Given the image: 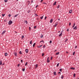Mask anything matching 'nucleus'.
Instances as JSON below:
<instances>
[{
	"label": "nucleus",
	"mask_w": 79,
	"mask_h": 79,
	"mask_svg": "<svg viewBox=\"0 0 79 79\" xmlns=\"http://www.w3.org/2000/svg\"><path fill=\"white\" fill-rule=\"evenodd\" d=\"M12 21L10 20V21H9L8 22V24L10 25V24H12Z\"/></svg>",
	"instance_id": "1"
},
{
	"label": "nucleus",
	"mask_w": 79,
	"mask_h": 79,
	"mask_svg": "<svg viewBox=\"0 0 79 79\" xmlns=\"http://www.w3.org/2000/svg\"><path fill=\"white\" fill-rule=\"evenodd\" d=\"M5 32H6V31L4 30V31H3V32L2 33V35H3L4 34H5Z\"/></svg>",
	"instance_id": "2"
},
{
	"label": "nucleus",
	"mask_w": 79,
	"mask_h": 79,
	"mask_svg": "<svg viewBox=\"0 0 79 79\" xmlns=\"http://www.w3.org/2000/svg\"><path fill=\"white\" fill-rule=\"evenodd\" d=\"M25 51H26V52L27 53H28V52H29V51H28V49H26V50H25Z\"/></svg>",
	"instance_id": "3"
},
{
	"label": "nucleus",
	"mask_w": 79,
	"mask_h": 79,
	"mask_svg": "<svg viewBox=\"0 0 79 79\" xmlns=\"http://www.w3.org/2000/svg\"><path fill=\"white\" fill-rule=\"evenodd\" d=\"M48 58H49V57H48L47 59V63H49V62H50V60H48Z\"/></svg>",
	"instance_id": "4"
},
{
	"label": "nucleus",
	"mask_w": 79,
	"mask_h": 79,
	"mask_svg": "<svg viewBox=\"0 0 79 79\" xmlns=\"http://www.w3.org/2000/svg\"><path fill=\"white\" fill-rule=\"evenodd\" d=\"M77 26H76L75 27H74L73 28V29H75L76 30V29H77Z\"/></svg>",
	"instance_id": "5"
},
{
	"label": "nucleus",
	"mask_w": 79,
	"mask_h": 79,
	"mask_svg": "<svg viewBox=\"0 0 79 79\" xmlns=\"http://www.w3.org/2000/svg\"><path fill=\"white\" fill-rule=\"evenodd\" d=\"M52 22H53V19H51L50 21V23H52Z\"/></svg>",
	"instance_id": "6"
},
{
	"label": "nucleus",
	"mask_w": 79,
	"mask_h": 79,
	"mask_svg": "<svg viewBox=\"0 0 79 79\" xmlns=\"http://www.w3.org/2000/svg\"><path fill=\"white\" fill-rule=\"evenodd\" d=\"M5 55L6 56L8 55V53L6 52L5 54Z\"/></svg>",
	"instance_id": "7"
},
{
	"label": "nucleus",
	"mask_w": 79,
	"mask_h": 79,
	"mask_svg": "<svg viewBox=\"0 0 79 79\" xmlns=\"http://www.w3.org/2000/svg\"><path fill=\"white\" fill-rule=\"evenodd\" d=\"M14 55L15 56H17V53H16V52H15L14 53Z\"/></svg>",
	"instance_id": "8"
},
{
	"label": "nucleus",
	"mask_w": 79,
	"mask_h": 79,
	"mask_svg": "<svg viewBox=\"0 0 79 79\" xmlns=\"http://www.w3.org/2000/svg\"><path fill=\"white\" fill-rule=\"evenodd\" d=\"M71 69H73V70H74L75 69V68L73 67H71L70 68Z\"/></svg>",
	"instance_id": "9"
},
{
	"label": "nucleus",
	"mask_w": 79,
	"mask_h": 79,
	"mask_svg": "<svg viewBox=\"0 0 79 79\" xmlns=\"http://www.w3.org/2000/svg\"><path fill=\"white\" fill-rule=\"evenodd\" d=\"M72 11H73V10H70L69 11V13H72Z\"/></svg>",
	"instance_id": "10"
},
{
	"label": "nucleus",
	"mask_w": 79,
	"mask_h": 79,
	"mask_svg": "<svg viewBox=\"0 0 79 79\" xmlns=\"http://www.w3.org/2000/svg\"><path fill=\"white\" fill-rule=\"evenodd\" d=\"M42 47V45L37 46V47L38 48H40V47Z\"/></svg>",
	"instance_id": "11"
},
{
	"label": "nucleus",
	"mask_w": 79,
	"mask_h": 79,
	"mask_svg": "<svg viewBox=\"0 0 79 79\" xmlns=\"http://www.w3.org/2000/svg\"><path fill=\"white\" fill-rule=\"evenodd\" d=\"M35 44H36V43H34L33 45V47H34L35 46Z\"/></svg>",
	"instance_id": "12"
},
{
	"label": "nucleus",
	"mask_w": 79,
	"mask_h": 79,
	"mask_svg": "<svg viewBox=\"0 0 79 79\" xmlns=\"http://www.w3.org/2000/svg\"><path fill=\"white\" fill-rule=\"evenodd\" d=\"M62 32L59 35V37H60V36H61V35H62Z\"/></svg>",
	"instance_id": "13"
},
{
	"label": "nucleus",
	"mask_w": 79,
	"mask_h": 79,
	"mask_svg": "<svg viewBox=\"0 0 79 79\" xmlns=\"http://www.w3.org/2000/svg\"><path fill=\"white\" fill-rule=\"evenodd\" d=\"M56 2H55L53 4V6H54V5H56Z\"/></svg>",
	"instance_id": "14"
},
{
	"label": "nucleus",
	"mask_w": 79,
	"mask_h": 79,
	"mask_svg": "<svg viewBox=\"0 0 79 79\" xmlns=\"http://www.w3.org/2000/svg\"><path fill=\"white\" fill-rule=\"evenodd\" d=\"M63 75H61V79H63Z\"/></svg>",
	"instance_id": "15"
},
{
	"label": "nucleus",
	"mask_w": 79,
	"mask_h": 79,
	"mask_svg": "<svg viewBox=\"0 0 79 79\" xmlns=\"http://www.w3.org/2000/svg\"><path fill=\"white\" fill-rule=\"evenodd\" d=\"M59 54H60V52H58L56 54V55H59Z\"/></svg>",
	"instance_id": "16"
},
{
	"label": "nucleus",
	"mask_w": 79,
	"mask_h": 79,
	"mask_svg": "<svg viewBox=\"0 0 79 79\" xmlns=\"http://www.w3.org/2000/svg\"><path fill=\"white\" fill-rule=\"evenodd\" d=\"M59 64H60V63H58L57 64V67H58V66H59Z\"/></svg>",
	"instance_id": "17"
},
{
	"label": "nucleus",
	"mask_w": 79,
	"mask_h": 79,
	"mask_svg": "<svg viewBox=\"0 0 79 79\" xmlns=\"http://www.w3.org/2000/svg\"><path fill=\"white\" fill-rule=\"evenodd\" d=\"M19 53L20 54H21V55H22V52H21V51H20V52H19Z\"/></svg>",
	"instance_id": "18"
},
{
	"label": "nucleus",
	"mask_w": 79,
	"mask_h": 79,
	"mask_svg": "<svg viewBox=\"0 0 79 79\" xmlns=\"http://www.w3.org/2000/svg\"><path fill=\"white\" fill-rule=\"evenodd\" d=\"M75 53H76V52H73V55H75Z\"/></svg>",
	"instance_id": "19"
},
{
	"label": "nucleus",
	"mask_w": 79,
	"mask_h": 79,
	"mask_svg": "<svg viewBox=\"0 0 79 79\" xmlns=\"http://www.w3.org/2000/svg\"><path fill=\"white\" fill-rule=\"evenodd\" d=\"M53 74L54 75H56V72H54Z\"/></svg>",
	"instance_id": "20"
},
{
	"label": "nucleus",
	"mask_w": 79,
	"mask_h": 79,
	"mask_svg": "<svg viewBox=\"0 0 79 79\" xmlns=\"http://www.w3.org/2000/svg\"><path fill=\"white\" fill-rule=\"evenodd\" d=\"M2 62L1 61H0V65H2Z\"/></svg>",
	"instance_id": "21"
},
{
	"label": "nucleus",
	"mask_w": 79,
	"mask_h": 79,
	"mask_svg": "<svg viewBox=\"0 0 79 79\" xmlns=\"http://www.w3.org/2000/svg\"><path fill=\"white\" fill-rule=\"evenodd\" d=\"M43 18H44V16H43L42 17H40V19H43Z\"/></svg>",
	"instance_id": "22"
},
{
	"label": "nucleus",
	"mask_w": 79,
	"mask_h": 79,
	"mask_svg": "<svg viewBox=\"0 0 79 79\" xmlns=\"http://www.w3.org/2000/svg\"><path fill=\"white\" fill-rule=\"evenodd\" d=\"M18 14H17L16 15H15V16H14V17H17V16H18Z\"/></svg>",
	"instance_id": "23"
},
{
	"label": "nucleus",
	"mask_w": 79,
	"mask_h": 79,
	"mask_svg": "<svg viewBox=\"0 0 79 79\" xmlns=\"http://www.w3.org/2000/svg\"><path fill=\"white\" fill-rule=\"evenodd\" d=\"M22 71H25V69H22Z\"/></svg>",
	"instance_id": "24"
},
{
	"label": "nucleus",
	"mask_w": 79,
	"mask_h": 79,
	"mask_svg": "<svg viewBox=\"0 0 79 79\" xmlns=\"http://www.w3.org/2000/svg\"><path fill=\"white\" fill-rule=\"evenodd\" d=\"M24 35L22 36V39H24Z\"/></svg>",
	"instance_id": "25"
},
{
	"label": "nucleus",
	"mask_w": 79,
	"mask_h": 79,
	"mask_svg": "<svg viewBox=\"0 0 79 79\" xmlns=\"http://www.w3.org/2000/svg\"><path fill=\"white\" fill-rule=\"evenodd\" d=\"M5 14H2V17H3L5 16Z\"/></svg>",
	"instance_id": "26"
},
{
	"label": "nucleus",
	"mask_w": 79,
	"mask_h": 79,
	"mask_svg": "<svg viewBox=\"0 0 79 79\" xmlns=\"http://www.w3.org/2000/svg\"><path fill=\"white\" fill-rule=\"evenodd\" d=\"M68 39H66V40H65V42H67V41H68Z\"/></svg>",
	"instance_id": "27"
},
{
	"label": "nucleus",
	"mask_w": 79,
	"mask_h": 79,
	"mask_svg": "<svg viewBox=\"0 0 79 79\" xmlns=\"http://www.w3.org/2000/svg\"><path fill=\"white\" fill-rule=\"evenodd\" d=\"M73 76H74V77H76V74H75V73L74 74Z\"/></svg>",
	"instance_id": "28"
},
{
	"label": "nucleus",
	"mask_w": 79,
	"mask_h": 79,
	"mask_svg": "<svg viewBox=\"0 0 79 79\" xmlns=\"http://www.w3.org/2000/svg\"><path fill=\"white\" fill-rule=\"evenodd\" d=\"M62 70V69H60V72H62V71H61V70Z\"/></svg>",
	"instance_id": "29"
},
{
	"label": "nucleus",
	"mask_w": 79,
	"mask_h": 79,
	"mask_svg": "<svg viewBox=\"0 0 79 79\" xmlns=\"http://www.w3.org/2000/svg\"><path fill=\"white\" fill-rule=\"evenodd\" d=\"M40 37H41V38H42V37H43V35H41V36Z\"/></svg>",
	"instance_id": "30"
},
{
	"label": "nucleus",
	"mask_w": 79,
	"mask_h": 79,
	"mask_svg": "<svg viewBox=\"0 0 79 79\" xmlns=\"http://www.w3.org/2000/svg\"><path fill=\"white\" fill-rule=\"evenodd\" d=\"M4 1L5 2H7L8 1V0H5Z\"/></svg>",
	"instance_id": "31"
},
{
	"label": "nucleus",
	"mask_w": 79,
	"mask_h": 79,
	"mask_svg": "<svg viewBox=\"0 0 79 79\" xmlns=\"http://www.w3.org/2000/svg\"><path fill=\"white\" fill-rule=\"evenodd\" d=\"M60 8V5H59L57 6V8Z\"/></svg>",
	"instance_id": "32"
},
{
	"label": "nucleus",
	"mask_w": 79,
	"mask_h": 79,
	"mask_svg": "<svg viewBox=\"0 0 79 79\" xmlns=\"http://www.w3.org/2000/svg\"><path fill=\"white\" fill-rule=\"evenodd\" d=\"M30 44H32V40H31V41H30Z\"/></svg>",
	"instance_id": "33"
},
{
	"label": "nucleus",
	"mask_w": 79,
	"mask_h": 79,
	"mask_svg": "<svg viewBox=\"0 0 79 79\" xmlns=\"http://www.w3.org/2000/svg\"><path fill=\"white\" fill-rule=\"evenodd\" d=\"M25 23H26V24H27V23H28L27 21H25Z\"/></svg>",
	"instance_id": "34"
},
{
	"label": "nucleus",
	"mask_w": 79,
	"mask_h": 79,
	"mask_svg": "<svg viewBox=\"0 0 79 79\" xmlns=\"http://www.w3.org/2000/svg\"><path fill=\"white\" fill-rule=\"evenodd\" d=\"M27 64V62H26L25 64V66H26Z\"/></svg>",
	"instance_id": "35"
},
{
	"label": "nucleus",
	"mask_w": 79,
	"mask_h": 79,
	"mask_svg": "<svg viewBox=\"0 0 79 79\" xmlns=\"http://www.w3.org/2000/svg\"><path fill=\"white\" fill-rule=\"evenodd\" d=\"M44 53H43L42 54V56H44Z\"/></svg>",
	"instance_id": "36"
},
{
	"label": "nucleus",
	"mask_w": 79,
	"mask_h": 79,
	"mask_svg": "<svg viewBox=\"0 0 79 79\" xmlns=\"http://www.w3.org/2000/svg\"><path fill=\"white\" fill-rule=\"evenodd\" d=\"M47 18V16L45 17L44 18V19L45 20H46V19Z\"/></svg>",
	"instance_id": "37"
},
{
	"label": "nucleus",
	"mask_w": 79,
	"mask_h": 79,
	"mask_svg": "<svg viewBox=\"0 0 79 79\" xmlns=\"http://www.w3.org/2000/svg\"><path fill=\"white\" fill-rule=\"evenodd\" d=\"M11 15H10V14H9V15H8V16H9V17H10V16H11Z\"/></svg>",
	"instance_id": "38"
},
{
	"label": "nucleus",
	"mask_w": 79,
	"mask_h": 79,
	"mask_svg": "<svg viewBox=\"0 0 79 79\" xmlns=\"http://www.w3.org/2000/svg\"><path fill=\"white\" fill-rule=\"evenodd\" d=\"M71 25V23H69V26H70Z\"/></svg>",
	"instance_id": "39"
},
{
	"label": "nucleus",
	"mask_w": 79,
	"mask_h": 79,
	"mask_svg": "<svg viewBox=\"0 0 79 79\" xmlns=\"http://www.w3.org/2000/svg\"><path fill=\"white\" fill-rule=\"evenodd\" d=\"M36 27H37V26H35L34 27V29H35V28H36Z\"/></svg>",
	"instance_id": "40"
},
{
	"label": "nucleus",
	"mask_w": 79,
	"mask_h": 79,
	"mask_svg": "<svg viewBox=\"0 0 79 79\" xmlns=\"http://www.w3.org/2000/svg\"><path fill=\"white\" fill-rule=\"evenodd\" d=\"M20 64H19L18 65V67H19L20 66Z\"/></svg>",
	"instance_id": "41"
},
{
	"label": "nucleus",
	"mask_w": 79,
	"mask_h": 79,
	"mask_svg": "<svg viewBox=\"0 0 79 79\" xmlns=\"http://www.w3.org/2000/svg\"><path fill=\"white\" fill-rule=\"evenodd\" d=\"M23 60H21V63H23Z\"/></svg>",
	"instance_id": "42"
},
{
	"label": "nucleus",
	"mask_w": 79,
	"mask_h": 79,
	"mask_svg": "<svg viewBox=\"0 0 79 79\" xmlns=\"http://www.w3.org/2000/svg\"><path fill=\"white\" fill-rule=\"evenodd\" d=\"M35 67L36 68H37V64H36Z\"/></svg>",
	"instance_id": "43"
},
{
	"label": "nucleus",
	"mask_w": 79,
	"mask_h": 79,
	"mask_svg": "<svg viewBox=\"0 0 79 79\" xmlns=\"http://www.w3.org/2000/svg\"><path fill=\"white\" fill-rule=\"evenodd\" d=\"M27 13H29V12H30V11H29V10H28V11H27Z\"/></svg>",
	"instance_id": "44"
},
{
	"label": "nucleus",
	"mask_w": 79,
	"mask_h": 79,
	"mask_svg": "<svg viewBox=\"0 0 79 79\" xmlns=\"http://www.w3.org/2000/svg\"><path fill=\"white\" fill-rule=\"evenodd\" d=\"M52 58H53V57H51V60H52Z\"/></svg>",
	"instance_id": "45"
},
{
	"label": "nucleus",
	"mask_w": 79,
	"mask_h": 79,
	"mask_svg": "<svg viewBox=\"0 0 79 79\" xmlns=\"http://www.w3.org/2000/svg\"><path fill=\"white\" fill-rule=\"evenodd\" d=\"M56 26H57V24H56L55 25V27H56Z\"/></svg>",
	"instance_id": "46"
},
{
	"label": "nucleus",
	"mask_w": 79,
	"mask_h": 79,
	"mask_svg": "<svg viewBox=\"0 0 79 79\" xmlns=\"http://www.w3.org/2000/svg\"><path fill=\"white\" fill-rule=\"evenodd\" d=\"M67 31H68V32H69V29H68L67 30Z\"/></svg>",
	"instance_id": "47"
},
{
	"label": "nucleus",
	"mask_w": 79,
	"mask_h": 79,
	"mask_svg": "<svg viewBox=\"0 0 79 79\" xmlns=\"http://www.w3.org/2000/svg\"><path fill=\"white\" fill-rule=\"evenodd\" d=\"M41 42H43V43H44V41H43V40L41 41Z\"/></svg>",
	"instance_id": "48"
},
{
	"label": "nucleus",
	"mask_w": 79,
	"mask_h": 79,
	"mask_svg": "<svg viewBox=\"0 0 79 79\" xmlns=\"http://www.w3.org/2000/svg\"><path fill=\"white\" fill-rule=\"evenodd\" d=\"M38 6H39V5H37L36 6V8H37V7H38Z\"/></svg>",
	"instance_id": "49"
},
{
	"label": "nucleus",
	"mask_w": 79,
	"mask_h": 79,
	"mask_svg": "<svg viewBox=\"0 0 79 79\" xmlns=\"http://www.w3.org/2000/svg\"><path fill=\"white\" fill-rule=\"evenodd\" d=\"M52 41H50V44H52Z\"/></svg>",
	"instance_id": "50"
},
{
	"label": "nucleus",
	"mask_w": 79,
	"mask_h": 79,
	"mask_svg": "<svg viewBox=\"0 0 79 79\" xmlns=\"http://www.w3.org/2000/svg\"><path fill=\"white\" fill-rule=\"evenodd\" d=\"M45 45H44L43 46V48H45Z\"/></svg>",
	"instance_id": "51"
},
{
	"label": "nucleus",
	"mask_w": 79,
	"mask_h": 79,
	"mask_svg": "<svg viewBox=\"0 0 79 79\" xmlns=\"http://www.w3.org/2000/svg\"><path fill=\"white\" fill-rule=\"evenodd\" d=\"M29 29L30 31H31V27H29Z\"/></svg>",
	"instance_id": "52"
},
{
	"label": "nucleus",
	"mask_w": 79,
	"mask_h": 79,
	"mask_svg": "<svg viewBox=\"0 0 79 79\" xmlns=\"http://www.w3.org/2000/svg\"><path fill=\"white\" fill-rule=\"evenodd\" d=\"M43 1V0H41V1H40V2L42 3V2Z\"/></svg>",
	"instance_id": "53"
},
{
	"label": "nucleus",
	"mask_w": 79,
	"mask_h": 79,
	"mask_svg": "<svg viewBox=\"0 0 79 79\" xmlns=\"http://www.w3.org/2000/svg\"><path fill=\"white\" fill-rule=\"evenodd\" d=\"M58 74H61V72H59L58 73Z\"/></svg>",
	"instance_id": "54"
},
{
	"label": "nucleus",
	"mask_w": 79,
	"mask_h": 79,
	"mask_svg": "<svg viewBox=\"0 0 79 79\" xmlns=\"http://www.w3.org/2000/svg\"><path fill=\"white\" fill-rule=\"evenodd\" d=\"M75 26V23H74V24H73V26L74 27V26Z\"/></svg>",
	"instance_id": "55"
},
{
	"label": "nucleus",
	"mask_w": 79,
	"mask_h": 79,
	"mask_svg": "<svg viewBox=\"0 0 79 79\" xmlns=\"http://www.w3.org/2000/svg\"><path fill=\"white\" fill-rule=\"evenodd\" d=\"M77 48V46H76L75 48Z\"/></svg>",
	"instance_id": "56"
},
{
	"label": "nucleus",
	"mask_w": 79,
	"mask_h": 79,
	"mask_svg": "<svg viewBox=\"0 0 79 79\" xmlns=\"http://www.w3.org/2000/svg\"><path fill=\"white\" fill-rule=\"evenodd\" d=\"M43 4H46V3H45V2H44Z\"/></svg>",
	"instance_id": "57"
},
{
	"label": "nucleus",
	"mask_w": 79,
	"mask_h": 79,
	"mask_svg": "<svg viewBox=\"0 0 79 79\" xmlns=\"http://www.w3.org/2000/svg\"><path fill=\"white\" fill-rule=\"evenodd\" d=\"M32 2H33V1H31V3H32Z\"/></svg>",
	"instance_id": "58"
},
{
	"label": "nucleus",
	"mask_w": 79,
	"mask_h": 79,
	"mask_svg": "<svg viewBox=\"0 0 79 79\" xmlns=\"http://www.w3.org/2000/svg\"><path fill=\"white\" fill-rule=\"evenodd\" d=\"M58 21H60V19H58Z\"/></svg>",
	"instance_id": "59"
},
{
	"label": "nucleus",
	"mask_w": 79,
	"mask_h": 79,
	"mask_svg": "<svg viewBox=\"0 0 79 79\" xmlns=\"http://www.w3.org/2000/svg\"><path fill=\"white\" fill-rule=\"evenodd\" d=\"M66 53H68V52H66Z\"/></svg>",
	"instance_id": "60"
},
{
	"label": "nucleus",
	"mask_w": 79,
	"mask_h": 79,
	"mask_svg": "<svg viewBox=\"0 0 79 79\" xmlns=\"http://www.w3.org/2000/svg\"><path fill=\"white\" fill-rule=\"evenodd\" d=\"M41 42H42V41H40V43H41Z\"/></svg>",
	"instance_id": "61"
},
{
	"label": "nucleus",
	"mask_w": 79,
	"mask_h": 79,
	"mask_svg": "<svg viewBox=\"0 0 79 79\" xmlns=\"http://www.w3.org/2000/svg\"><path fill=\"white\" fill-rule=\"evenodd\" d=\"M74 27V26H73L72 27Z\"/></svg>",
	"instance_id": "62"
},
{
	"label": "nucleus",
	"mask_w": 79,
	"mask_h": 79,
	"mask_svg": "<svg viewBox=\"0 0 79 79\" xmlns=\"http://www.w3.org/2000/svg\"><path fill=\"white\" fill-rule=\"evenodd\" d=\"M58 32H59V33L60 32V31H58Z\"/></svg>",
	"instance_id": "63"
},
{
	"label": "nucleus",
	"mask_w": 79,
	"mask_h": 79,
	"mask_svg": "<svg viewBox=\"0 0 79 79\" xmlns=\"http://www.w3.org/2000/svg\"><path fill=\"white\" fill-rule=\"evenodd\" d=\"M4 64H2V65H3V64H4Z\"/></svg>",
	"instance_id": "64"
}]
</instances>
